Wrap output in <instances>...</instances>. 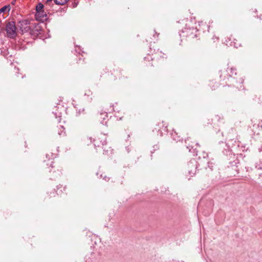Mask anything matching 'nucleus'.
Instances as JSON below:
<instances>
[{
	"instance_id": "19",
	"label": "nucleus",
	"mask_w": 262,
	"mask_h": 262,
	"mask_svg": "<svg viewBox=\"0 0 262 262\" xmlns=\"http://www.w3.org/2000/svg\"><path fill=\"white\" fill-rule=\"evenodd\" d=\"M195 162L194 161H190V163H193V162Z\"/></svg>"
},
{
	"instance_id": "18",
	"label": "nucleus",
	"mask_w": 262,
	"mask_h": 262,
	"mask_svg": "<svg viewBox=\"0 0 262 262\" xmlns=\"http://www.w3.org/2000/svg\"><path fill=\"white\" fill-rule=\"evenodd\" d=\"M106 144V141L105 140H104L102 142V145H104Z\"/></svg>"
},
{
	"instance_id": "7",
	"label": "nucleus",
	"mask_w": 262,
	"mask_h": 262,
	"mask_svg": "<svg viewBox=\"0 0 262 262\" xmlns=\"http://www.w3.org/2000/svg\"><path fill=\"white\" fill-rule=\"evenodd\" d=\"M56 4L63 5L65 4L69 0H54Z\"/></svg>"
},
{
	"instance_id": "8",
	"label": "nucleus",
	"mask_w": 262,
	"mask_h": 262,
	"mask_svg": "<svg viewBox=\"0 0 262 262\" xmlns=\"http://www.w3.org/2000/svg\"><path fill=\"white\" fill-rule=\"evenodd\" d=\"M55 115L56 118H58V119L57 120V121L58 122H60V120H61V119H60L61 113H58H58H55Z\"/></svg>"
},
{
	"instance_id": "5",
	"label": "nucleus",
	"mask_w": 262,
	"mask_h": 262,
	"mask_svg": "<svg viewBox=\"0 0 262 262\" xmlns=\"http://www.w3.org/2000/svg\"><path fill=\"white\" fill-rule=\"evenodd\" d=\"M11 9L10 5H6L0 9V13L5 12L6 11L9 12Z\"/></svg>"
},
{
	"instance_id": "15",
	"label": "nucleus",
	"mask_w": 262,
	"mask_h": 262,
	"mask_svg": "<svg viewBox=\"0 0 262 262\" xmlns=\"http://www.w3.org/2000/svg\"><path fill=\"white\" fill-rule=\"evenodd\" d=\"M186 32L187 33V36L189 35V32L187 31V29H185V31H183V33Z\"/></svg>"
},
{
	"instance_id": "17",
	"label": "nucleus",
	"mask_w": 262,
	"mask_h": 262,
	"mask_svg": "<svg viewBox=\"0 0 262 262\" xmlns=\"http://www.w3.org/2000/svg\"><path fill=\"white\" fill-rule=\"evenodd\" d=\"M83 111H84V109H82V110L79 109V111H78V113H79V114H81V113L82 112H83Z\"/></svg>"
},
{
	"instance_id": "20",
	"label": "nucleus",
	"mask_w": 262,
	"mask_h": 262,
	"mask_svg": "<svg viewBox=\"0 0 262 262\" xmlns=\"http://www.w3.org/2000/svg\"><path fill=\"white\" fill-rule=\"evenodd\" d=\"M194 30H195V29H192V31H194Z\"/></svg>"
},
{
	"instance_id": "9",
	"label": "nucleus",
	"mask_w": 262,
	"mask_h": 262,
	"mask_svg": "<svg viewBox=\"0 0 262 262\" xmlns=\"http://www.w3.org/2000/svg\"><path fill=\"white\" fill-rule=\"evenodd\" d=\"M52 1V0H46V2H45V4L46 5V6H48V5L50 6Z\"/></svg>"
},
{
	"instance_id": "1",
	"label": "nucleus",
	"mask_w": 262,
	"mask_h": 262,
	"mask_svg": "<svg viewBox=\"0 0 262 262\" xmlns=\"http://www.w3.org/2000/svg\"><path fill=\"white\" fill-rule=\"evenodd\" d=\"M17 29L14 21H9L7 23L6 31L7 36L9 38L14 39L17 36Z\"/></svg>"
},
{
	"instance_id": "14",
	"label": "nucleus",
	"mask_w": 262,
	"mask_h": 262,
	"mask_svg": "<svg viewBox=\"0 0 262 262\" xmlns=\"http://www.w3.org/2000/svg\"><path fill=\"white\" fill-rule=\"evenodd\" d=\"M16 0H13L11 2L12 5H15L16 4Z\"/></svg>"
},
{
	"instance_id": "11",
	"label": "nucleus",
	"mask_w": 262,
	"mask_h": 262,
	"mask_svg": "<svg viewBox=\"0 0 262 262\" xmlns=\"http://www.w3.org/2000/svg\"><path fill=\"white\" fill-rule=\"evenodd\" d=\"M195 172V168H194L193 170L189 172L190 174H194Z\"/></svg>"
},
{
	"instance_id": "12",
	"label": "nucleus",
	"mask_w": 262,
	"mask_h": 262,
	"mask_svg": "<svg viewBox=\"0 0 262 262\" xmlns=\"http://www.w3.org/2000/svg\"><path fill=\"white\" fill-rule=\"evenodd\" d=\"M232 43L231 42V46H234V47H235V48H237V47H238V46L236 45V42H234L233 43V45H232Z\"/></svg>"
},
{
	"instance_id": "16",
	"label": "nucleus",
	"mask_w": 262,
	"mask_h": 262,
	"mask_svg": "<svg viewBox=\"0 0 262 262\" xmlns=\"http://www.w3.org/2000/svg\"><path fill=\"white\" fill-rule=\"evenodd\" d=\"M94 141L95 142V144H94V145L96 146V144H97V146H99V145L98 144V141H97V140H94Z\"/></svg>"
},
{
	"instance_id": "4",
	"label": "nucleus",
	"mask_w": 262,
	"mask_h": 262,
	"mask_svg": "<svg viewBox=\"0 0 262 262\" xmlns=\"http://www.w3.org/2000/svg\"><path fill=\"white\" fill-rule=\"evenodd\" d=\"M100 117L101 118L103 119V120L101 122V123L103 125H106L107 122L105 121H104V120L107 118V115L106 113H102L100 114Z\"/></svg>"
},
{
	"instance_id": "3",
	"label": "nucleus",
	"mask_w": 262,
	"mask_h": 262,
	"mask_svg": "<svg viewBox=\"0 0 262 262\" xmlns=\"http://www.w3.org/2000/svg\"><path fill=\"white\" fill-rule=\"evenodd\" d=\"M47 16L46 13L44 11V10L39 11L38 12H36L35 14V18L36 20L39 21H43L47 19Z\"/></svg>"
},
{
	"instance_id": "2",
	"label": "nucleus",
	"mask_w": 262,
	"mask_h": 262,
	"mask_svg": "<svg viewBox=\"0 0 262 262\" xmlns=\"http://www.w3.org/2000/svg\"><path fill=\"white\" fill-rule=\"evenodd\" d=\"M18 27L22 34L27 33L30 30V21L27 19H23L18 22Z\"/></svg>"
},
{
	"instance_id": "13",
	"label": "nucleus",
	"mask_w": 262,
	"mask_h": 262,
	"mask_svg": "<svg viewBox=\"0 0 262 262\" xmlns=\"http://www.w3.org/2000/svg\"><path fill=\"white\" fill-rule=\"evenodd\" d=\"M103 179L104 180H105L106 181H108L109 180V179H109V178H108V177H106V176H104V177L103 178Z\"/></svg>"
},
{
	"instance_id": "10",
	"label": "nucleus",
	"mask_w": 262,
	"mask_h": 262,
	"mask_svg": "<svg viewBox=\"0 0 262 262\" xmlns=\"http://www.w3.org/2000/svg\"><path fill=\"white\" fill-rule=\"evenodd\" d=\"M60 127H61V129H62V130H64V128H63V126H61H61H60ZM62 133H63V135H64V134H65V132H63V130H62L61 133L59 132V133H58V134H59V135L60 136H61V135H62Z\"/></svg>"
},
{
	"instance_id": "6",
	"label": "nucleus",
	"mask_w": 262,
	"mask_h": 262,
	"mask_svg": "<svg viewBox=\"0 0 262 262\" xmlns=\"http://www.w3.org/2000/svg\"><path fill=\"white\" fill-rule=\"evenodd\" d=\"M43 5L41 3H38L36 6V12L41 11L43 10Z\"/></svg>"
}]
</instances>
